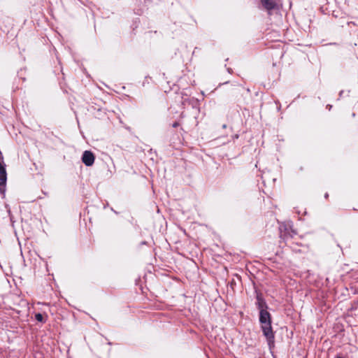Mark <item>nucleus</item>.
Masks as SVG:
<instances>
[{
    "label": "nucleus",
    "mask_w": 358,
    "mask_h": 358,
    "mask_svg": "<svg viewBox=\"0 0 358 358\" xmlns=\"http://www.w3.org/2000/svg\"><path fill=\"white\" fill-rule=\"evenodd\" d=\"M260 1L262 6L268 12L275 9L277 6L274 0H260Z\"/></svg>",
    "instance_id": "6"
},
{
    "label": "nucleus",
    "mask_w": 358,
    "mask_h": 358,
    "mask_svg": "<svg viewBox=\"0 0 358 358\" xmlns=\"http://www.w3.org/2000/svg\"><path fill=\"white\" fill-rule=\"evenodd\" d=\"M222 128H223V129L227 128V124H223V125H222Z\"/></svg>",
    "instance_id": "14"
},
{
    "label": "nucleus",
    "mask_w": 358,
    "mask_h": 358,
    "mask_svg": "<svg viewBox=\"0 0 358 358\" xmlns=\"http://www.w3.org/2000/svg\"><path fill=\"white\" fill-rule=\"evenodd\" d=\"M178 126H179V123H178V122H174V123H173V124H172V127H173V128H176V127H178Z\"/></svg>",
    "instance_id": "8"
},
{
    "label": "nucleus",
    "mask_w": 358,
    "mask_h": 358,
    "mask_svg": "<svg viewBox=\"0 0 358 358\" xmlns=\"http://www.w3.org/2000/svg\"><path fill=\"white\" fill-rule=\"evenodd\" d=\"M336 358H343V357L338 356Z\"/></svg>",
    "instance_id": "15"
},
{
    "label": "nucleus",
    "mask_w": 358,
    "mask_h": 358,
    "mask_svg": "<svg viewBox=\"0 0 358 358\" xmlns=\"http://www.w3.org/2000/svg\"><path fill=\"white\" fill-rule=\"evenodd\" d=\"M331 108H332V106H331V105H330V104H328V105L327 106V108L329 110H330L331 109Z\"/></svg>",
    "instance_id": "10"
},
{
    "label": "nucleus",
    "mask_w": 358,
    "mask_h": 358,
    "mask_svg": "<svg viewBox=\"0 0 358 358\" xmlns=\"http://www.w3.org/2000/svg\"><path fill=\"white\" fill-rule=\"evenodd\" d=\"M328 196H329L328 193H326V194H324V197H325L326 199H327V198H328Z\"/></svg>",
    "instance_id": "12"
},
{
    "label": "nucleus",
    "mask_w": 358,
    "mask_h": 358,
    "mask_svg": "<svg viewBox=\"0 0 358 358\" xmlns=\"http://www.w3.org/2000/svg\"><path fill=\"white\" fill-rule=\"evenodd\" d=\"M3 159V155H2L1 152L0 151V159Z\"/></svg>",
    "instance_id": "13"
},
{
    "label": "nucleus",
    "mask_w": 358,
    "mask_h": 358,
    "mask_svg": "<svg viewBox=\"0 0 358 358\" xmlns=\"http://www.w3.org/2000/svg\"><path fill=\"white\" fill-rule=\"evenodd\" d=\"M227 71L229 73H232V69L231 68H228L227 69Z\"/></svg>",
    "instance_id": "11"
},
{
    "label": "nucleus",
    "mask_w": 358,
    "mask_h": 358,
    "mask_svg": "<svg viewBox=\"0 0 358 358\" xmlns=\"http://www.w3.org/2000/svg\"><path fill=\"white\" fill-rule=\"evenodd\" d=\"M259 320L261 324L263 335L266 337L269 348H271L274 346L275 334L271 326V315L268 313V310H262L259 312Z\"/></svg>",
    "instance_id": "1"
},
{
    "label": "nucleus",
    "mask_w": 358,
    "mask_h": 358,
    "mask_svg": "<svg viewBox=\"0 0 358 358\" xmlns=\"http://www.w3.org/2000/svg\"><path fill=\"white\" fill-rule=\"evenodd\" d=\"M95 157L92 152L90 150H85L82 156L83 163L87 166H92L94 162Z\"/></svg>",
    "instance_id": "3"
},
{
    "label": "nucleus",
    "mask_w": 358,
    "mask_h": 358,
    "mask_svg": "<svg viewBox=\"0 0 358 358\" xmlns=\"http://www.w3.org/2000/svg\"><path fill=\"white\" fill-rule=\"evenodd\" d=\"M7 180V173L5 166L0 162V192H5V187Z\"/></svg>",
    "instance_id": "2"
},
{
    "label": "nucleus",
    "mask_w": 358,
    "mask_h": 358,
    "mask_svg": "<svg viewBox=\"0 0 358 358\" xmlns=\"http://www.w3.org/2000/svg\"><path fill=\"white\" fill-rule=\"evenodd\" d=\"M35 319L38 321V322H45V320H44V318H43V316L41 313H36L35 315Z\"/></svg>",
    "instance_id": "7"
},
{
    "label": "nucleus",
    "mask_w": 358,
    "mask_h": 358,
    "mask_svg": "<svg viewBox=\"0 0 358 358\" xmlns=\"http://www.w3.org/2000/svg\"><path fill=\"white\" fill-rule=\"evenodd\" d=\"M344 93V91L343 90H341L340 92H339V98H341L343 96V94Z\"/></svg>",
    "instance_id": "9"
},
{
    "label": "nucleus",
    "mask_w": 358,
    "mask_h": 358,
    "mask_svg": "<svg viewBox=\"0 0 358 358\" xmlns=\"http://www.w3.org/2000/svg\"><path fill=\"white\" fill-rule=\"evenodd\" d=\"M255 305L259 312L262 310H266L268 308V306L261 293H257Z\"/></svg>",
    "instance_id": "4"
},
{
    "label": "nucleus",
    "mask_w": 358,
    "mask_h": 358,
    "mask_svg": "<svg viewBox=\"0 0 358 358\" xmlns=\"http://www.w3.org/2000/svg\"><path fill=\"white\" fill-rule=\"evenodd\" d=\"M296 234L295 230L292 229L291 227L287 228L285 226L284 231L280 228V238L284 241H287L289 238H292L294 235Z\"/></svg>",
    "instance_id": "5"
}]
</instances>
